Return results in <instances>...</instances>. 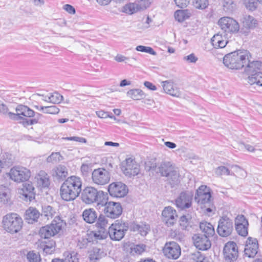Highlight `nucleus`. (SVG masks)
<instances>
[{"label":"nucleus","instance_id":"nucleus-64","mask_svg":"<svg viewBox=\"0 0 262 262\" xmlns=\"http://www.w3.org/2000/svg\"><path fill=\"white\" fill-rule=\"evenodd\" d=\"M63 8L67 12L71 14H74L76 12L75 8L71 5L66 4L63 7Z\"/></svg>","mask_w":262,"mask_h":262},{"label":"nucleus","instance_id":"nucleus-13","mask_svg":"<svg viewBox=\"0 0 262 262\" xmlns=\"http://www.w3.org/2000/svg\"><path fill=\"white\" fill-rule=\"evenodd\" d=\"M193 193L191 191L186 190L181 192L176 199L177 207L181 210L189 208L192 206Z\"/></svg>","mask_w":262,"mask_h":262},{"label":"nucleus","instance_id":"nucleus-62","mask_svg":"<svg viewBox=\"0 0 262 262\" xmlns=\"http://www.w3.org/2000/svg\"><path fill=\"white\" fill-rule=\"evenodd\" d=\"M176 5L181 8H184L187 6L190 0H174Z\"/></svg>","mask_w":262,"mask_h":262},{"label":"nucleus","instance_id":"nucleus-23","mask_svg":"<svg viewBox=\"0 0 262 262\" xmlns=\"http://www.w3.org/2000/svg\"><path fill=\"white\" fill-rule=\"evenodd\" d=\"M260 71H262V62L259 60L251 61L250 58H248V62L244 67V72L248 76H250Z\"/></svg>","mask_w":262,"mask_h":262},{"label":"nucleus","instance_id":"nucleus-51","mask_svg":"<svg viewBox=\"0 0 262 262\" xmlns=\"http://www.w3.org/2000/svg\"><path fill=\"white\" fill-rule=\"evenodd\" d=\"M191 216L187 214V215H183L180 219V225L183 229H186L189 224V221L191 220Z\"/></svg>","mask_w":262,"mask_h":262},{"label":"nucleus","instance_id":"nucleus-58","mask_svg":"<svg viewBox=\"0 0 262 262\" xmlns=\"http://www.w3.org/2000/svg\"><path fill=\"white\" fill-rule=\"evenodd\" d=\"M192 258L196 262H208L207 258L200 252H196L193 254Z\"/></svg>","mask_w":262,"mask_h":262},{"label":"nucleus","instance_id":"nucleus-14","mask_svg":"<svg viewBox=\"0 0 262 262\" xmlns=\"http://www.w3.org/2000/svg\"><path fill=\"white\" fill-rule=\"evenodd\" d=\"M121 169L125 176L132 177L139 173L140 166L134 159L129 158L122 163Z\"/></svg>","mask_w":262,"mask_h":262},{"label":"nucleus","instance_id":"nucleus-20","mask_svg":"<svg viewBox=\"0 0 262 262\" xmlns=\"http://www.w3.org/2000/svg\"><path fill=\"white\" fill-rule=\"evenodd\" d=\"M258 249V241L256 238L249 237L246 242L244 249V258H253L257 253Z\"/></svg>","mask_w":262,"mask_h":262},{"label":"nucleus","instance_id":"nucleus-56","mask_svg":"<svg viewBox=\"0 0 262 262\" xmlns=\"http://www.w3.org/2000/svg\"><path fill=\"white\" fill-rule=\"evenodd\" d=\"M136 49L138 51L148 53L152 55H156L157 54L156 52L152 49V48L150 47H146L140 45L138 46Z\"/></svg>","mask_w":262,"mask_h":262},{"label":"nucleus","instance_id":"nucleus-38","mask_svg":"<svg viewBox=\"0 0 262 262\" xmlns=\"http://www.w3.org/2000/svg\"><path fill=\"white\" fill-rule=\"evenodd\" d=\"M243 24L247 28L253 29L256 27L257 20L253 16L246 15L244 18Z\"/></svg>","mask_w":262,"mask_h":262},{"label":"nucleus","instance_id":"nucleus-21","mask_svg":"<svg viewBox=\"0 0 262 262\" xmlns=\"http://www.w3.org/2000/svg\"><path fill=\"white\" fill-rule=\"evenodd\" d=\"M193 244L195 247L201 250H207L209 249L211 246V242L209 239V237L203 234H194L192 236Z\"/></svg>","mask_w":262,"mask_h":262},{"label":"nucleus","instance_id":"nucleus-53","mask_svg":"<svg viewBox=\"0 0 262 262\" xmlns=\"http://www.w3.org/2000/svg\"><path fill=\"white\" fill-rule=\"evenodd\" d=\"M249 225H238L235 226V229L237 233L242 236H246L248 235V227Z\"/></svg>","mask_w":262,"mask_h":262},{"label":"nucleus","instance_id":"nucleus-47","mask_svg":"<svg viewBox=\"0 0 262 262\" xmlns=\"http://www.w3.org/2000/svg\"><path fill=\"white\" fill-rule=\"evenodd\" d=\"M55 213V211L52 207L50 206H45L42 207V215L46 216L47 220L52 219Z\"/></svg>","mask_w":262,"mask_h":262},{"label":"nucleus","instance_id":"nucleus-55","mask_svg":"<svg viewBox=\"0 0 262 262\" xmlns=\"http://www.w3.org/2000/svg\"><path fill=\"white\" fill-rule=\"evenodd\" d=\"M124 12L129 14H132L136 13L138 10L137 5L134 3H129L126 5L124 7Z\"/></svg>","mask_w":262,"mask_h":262},{"label":"nucleus","instance_id":"nucleus-43","mask_svg":"<svg viewBox=\"0 0 262 262\" xmlns=\"http://www.w3.org/2000/svg\"><path fill=\"white\" fill-rule=\"evenodd\" d=\"M107 231H104L98 229V231L93 234V237L90 236L92 242L94 243L95 241L97 243V240L104 239H105L107 236Z\"/></svg>","mask_w":262,"mask_h":262},{"label":"nucleus","instance_id":"nucleus-31","mask_svg":"<svg viewBox=\"0 0 262 262\" xmlns=\"http://www.w3.org/2000/svg\"><path fill=\"white\" fill-rule=\"evenodd\" d=\"M16 113L13 114H18V116H24L27 117H33L34 115V111L29 108L28 106L24 105H18L15 108Z\"/></svg>","mask_w":262,"mask_h":262},{"label":"nucleus","instance_id":"nucleus-18","mask_svg":"<svg viewBox=\"0 0 262 262\" xmlns=\"http://www.w3.org/2000/svg\"><path fill=\"white\" fill-rule=\"evenodd\" d=\"M224 258L226 262H233L238 257L237 246L234 242L226 244L223 249Z\"/></svg>","mask_w":262,"mask_h":262},{"label":"nucleus","instance_id":"nucleus-54","mask_svg":"<svg viewBox=\"0 0 262 262\" xmlns=\"http://www.w3.org/2000/svg\"><path fill=\"white\" fill-rule=\"evenodd\" d=\"M130 253L132 255L140 254L144 251V246L143 245H134L130 247Z\"/></svg>","mask_w":262,"mask_h":262},{"label":"nucleus","instance_id":"nucleus-3","mask_svg":"<svg viewBox=\"0 0 262 262\" xmlns=\"http://www.w3.org/2000/svg\"><path fill=\"white\" fill-rule=\"evenodd\" d=\"M194 200L207 213H211L215 210L210 188L205 185H201L196 190Z\"/></svg>","mask_w":262,"mask_h":262},{"label":"nucleus","instance_id":"nucleus-10","mask_svg":"<svg viewBox=\"0 0 262 262\" xmlns=\"http://www.w3.org/2000/svg\"><path fill=\"white\" fill-rule=\"evenodd\" d=\"M233 230V223L231 219L226 215L220 217L218 222L217 232L222 237L229 236Z\"/></svg>","mask_w":262,"mask_h":262},{"label":"nucleus","instance_id":"nucleus-52","mask_svg":"<svg viewBox=\"0 0 262 262\" xmlns=\"http://www.w3.org/2000/svg\"><path fill=\"white\" fill-rule=\"evenodd\" d=\"M27 258L30 262H40L41 260L40 255L34 251H29L27 255Z\"/></svg>","mask_w":262,"mask_h":262},{"label":"nucleus","instance_id":"nucleus-46","mask_svg":"<svg viewBox=\"0 0 262 262\" xmlns=\"http://www.w3.org/2000/svg\"><path fill=\"white\" fill-rule=\"evenodd\" d=\"M39 111H42L44 113L50 114H57L59 112V108L56 105H51L48 106H40Z\"/></svg>","mask_w":262,"mask_h":262},{"label":"nucleus","instance_id":"nucleus-5","mask_svg":"<svg viewBox=\"0 0 262 262\" xmlns=\"http://www.w3.org/2000/svg\"><path fill=\"white\" fill-rule=\"evenodd\" d=\"M107 195V193L103 191H98L93 187H86L82 192L81 199L84 203L88 204L97 202V206L100 208L98 203H101Z\"/></svg>","mask_w":262,"mask_h":262},{"label":"nucleus","instance_id":"nucleus-35","mask_svg":"<svg viewBox=\"0 0 262 262\" xmlns=\"http://www.w3.org/2000/svg\"><path fill=\"white\" fill-rule=\"evenodd\" d=\"M1 167H9L12 165L14 162L13 156L9 154H5L0 159Z\"/></svg>","mask_w":262,"mask_h":262},{"label":"nucleus","instance_id":"nucleus-24","mask_svg":"<svg viewBox=\"0 0 262 262\" xmlns=\"http://www.w3.org/2000/svg\"><path fill=\"white\" fill-rule=\"evenodd\" d=\"M164 91L167 94L173 97H179L181 95L179 88L174 87L173 82L171 80H166L161 82Z\"/></svg>","mask_w":262,"mask_h":262},{"label":"nucleus","instance_id":"nucleus-7","mask_svg":"<svg viewBox=\"0 0 262 262\" xmlns=\"http://www.w3.org/2000/svg\"><path fill=\"white\" fill-rule=\"evenodd\" d=\"M158 169L162 176L166 177L171 181V185H176L179 182V173L178 169L170 162L162 163Z\"/></svg>","mask_w":262,"mask_h":262},{"label":"nucleus","instance_id":"nucleus-4","mask_svg":"<svg viewBox=\"0 0 262 262\" xmlns=\"http://www.w3.org/2000/svg\"><path fill=\"white\" fill-rule=\"evenodd\" d=\"M3 226L7 232L11 233L18 232L23 227V221L21 217L16 213H8L3 217Z\"/></svg>","mask_w":262,"mask_h":262},{"label":"nucleus","instance_id":"nucleus-15","mask_svg":"<svg viewBox=\"0 0 262 262\" xmlns=\"http://www.w3.org/2000/svg\"><path fill=\"white\" fill-rule=\"evenodd\" d=\"M164 255L169 259H177L181 255V250L179 244L174 242L166 243L163 248Z\"/></svg>","mask_w":262,"mask_h":262},{"label":"nucleus","instance_id":"nucleus-11","mask_svg":"<svg viewBox=\"0 0 262 262\" xmlns=\"http://www.w3.org/2000/svg\"><path fill=\"white\" fill-rule=\"evenodd\" d=\"M9 176L11 180L20 183L28 180L31 176V172L25 167L15 166L11 169Z\"/></svg>","mask_w":262,"mask_h":262},{"label":"nucleus","instance_id":"nucleus-6","mask_svg":"<svg viewBox=\"0 0 262 262\" xmlns=\"http://www.w3.org/2000/svg\"><path fill=\"white\" fill-rule=\"evenodd\" d=\"M64 223L59 216H56L50 225L40 228L39 233L41 238L47 239L58 233L62 229Z\"/></svg>","mask_w":262,"mask_h":262},{"label":"nucleus","instance_id":"nucleus-29","mask_svg":"<svg viewBox=\"0 0 262 262\" xmlns=\"http://www.w3.org/2000/svg\"><path fill=\"white\" fill-rule=\"evenodd\" d=\"M39 216L40 213L36 209L29 208L26 212L25 220L29 224H33L37 221Z\"/></svg>","mask_w":262,"mask_h":262},{"label":"nucleus","instance_id":"nucleus-37","mask_svg":"<svg viewBox=\"0 0 262 262\" xmlns=\"http://www.w3.org/2000/svg\"><path fill=\"white\" fill-rule=\"evenodd\" d=\"M9 189L3 185L0 186V202L3 204L8 203L10 199Z\"/></svg>","mask_w":262,"mask_h":262},{"label":"nucleus","instance_id":"nucleus-42","mask_svg":"<svg viewBox=\"0 0 262 262\" xmlns=\"http://www.w3.org/2000/svg\"><path fill=\"white\" fill-rule=\"evenodd\" d=\"M215 173L218 176L223 175L226 176H235V173L233 172H231L230 169L226 166H219L215 169Z\"/></svg>","mask_w":262,"mask_h":262},{"label":"nucleus","instance_id":"nucleus-34","mask_svg":"<svg viewBox=\"0 0 262 262\" xmlns=\"http://www.w3.org/2000/svg\"><path fill=\"white\" fill-rule=\"evenodd\" d=\"M127 95L134 100H141L145 97L146 95L140 89H132L127 92Z\"/></svg>","mask_w":262,"mask_h":262},{"label":"nucleus","instance_id":"nucleus-16","mask_svg":"<svg viewBox=\"0 0 262 262\" xmlns=\"http://www.w3.org/2000/svg\"><path fill=\"white\" fill-rule=\"evenodd\" d=\"M219 25L225 32L236 33L239 31L238 23L232 18L223 17L219 20Z\"/></svg>","mask_w":262,"mask_h":262},{"label":"nucleus","instance_id":"nucleus-22","mask_svg":"<svg viewBox=\"0 0 262 262\" xmlns=\"http://www.w3.org/2000/svg\"><path fill=\"white\" fill-rule=\"evenodd\" d=\"M163 221L167 226H173L177 221V214L175 209L171 206L166 207L162 213Z\"/></svg>","mask_w":262,"mask_h":262},{"label":"nucleus","instance_id":"nucleus-2","mask_svg":"<svg viewBox=\"0 0 262 262\" xmlns=\"http://www.w3.org/2000/svg\"><path fill=\"white\" fill-rule=\"evenodd\" d=\"M250 57L251 55L247 50H238L226 55L223 58V63L229 69L239 70L244 68L248 58Z\"/></svg>","mask_w":262,"mask_h":262},{"label":"nucleus","instance_id":"nucleus-36","mask_svg":"<svg viewBox=\"0 0 262 262\" xmlns=\"http://www.w3.org/2000/svg\"><path fill=\"white\" fill-rule=\"evenodd\" d=\"M97 222L96 226L98 229L104 231H108L107 230L108 221L105 216L102 214H100L99 216L97 217Z\"/></svg>","mask_w":262,"mask_h":262},{"label":"nucleus","instance_id":"nucleus-39","mask_svg":"<svg viewBox=\"0 0 262 262\" xmlns=\"http://www.w3.org/2000/svg\"><path fill=\"white\" fill-rule=\"evenodd\" d=\"M42 243L41 247L44 252L47 254H51L55 251V242L53 240L49 241L48 243L46 242Z\"/></svg>","mask_w":262,"mask_h":262},{"label":"nucleus","instance_id":"nucleus-19","mask_svg":"<svg viewBox=\"0 0 262 262\" xmlns=\"http://www.w3.org/2000/svg\"><path fill=\"white\" fill-rule=\"evenodd\" d=\"M20 198L26 201H31L35 198L34 187L30 182L25 183L18 189Z\"/></svg>","mask_w":262,"mask_h":262},{"label":"nucleus","instance_id":"nucleus-12","mask_svg":"<svg viewBox=\"0 0 262 262\" xmlns=\"http://www.w3.org/2000/svg\"><path fill=\"white\" fill-rule=\"evenodd\" d=\"M110 172L103 168L95 169L92 173V182L97 185H104L107 184L110 181Z\"/></svg>","mask_w":262,"mask_h":262},{"label":"nucleus","instance_id":"nucleus-1","mask_svg":"<svg viewBox=\"0 0 262 262\" xmlns=\"http://www.w3.org/2000/svg\"><path fill=\"white\" fill-rule=\"evenodd\" d=\"M82 181L79 177L68 178L60 187V196L66 201L74 200L81 192Z\"/></svg>","mask_w":262,"mask_h":262},{"label":"nucleus","instance_id":"nucleus-59","mask_svg":"<svg viewBox=\"0 0 262 262\" xmlns=\"http://www.w3.org/2000/svg\"><path fill=\"white\" fill-rule=\"evenodd\" d=\"M230 168L231 169H233L234 171H233L234 173L236 172L239 174L240 176L245 177L247 176L246 172L240 166L237 165H232L230 166Z\"/></svg>","mask_w":262,"mask_h":262},{"label":"nucleus","instance_id":"nucleus-49","mask_svg":"<svg viewBox=\"0 0 262 262\" xmlns=\"http://www.w3.org/2000/svg\"><path fill=\"white\" fill-rule=\"evenodd\" d=\"M63 159L62 157L59 152H52L50 156L47 158L48 163H56Z\"/></svg>","mask_w":262,"mask_h":262},{"label":"nucleus","instance_id":"nucleus-40","mask_svg":"<svg viewBox=\"0 0 262 262\" xmlns=\"http://www.w3.org/2000/svg\"><path fill=\"white\" fill-rule=\"evenodd\" d=\"M63 256L62 259L64 262H78L77 253L74 251H66L63 253Z\"/></svg>","mask_w":262,"mask_h":262},{"label":"nucleus","instance_id":"nucleus-27","mask_svg":"<svg viewBox=\"0 0 262 262\" xmlns=\"http://www.w3.org/2000/svg\"><path fill=\"white\" fill-rule=\"evenodd\" d=\"M36 178L37 179V185L39 187L46 188L49 186L50 184L49 177L45 171H40Z\"/></svg>","mask_w":262,"mask_h":262},{"label":"nucleus","instance_id":"nucleus-25","mask_svg":"<svg viewBox=\"0 0 262 262\" xmlns=\"http://www.w3.org/2000/svg\"><path fill=\"white\" fill-rule=\"evenodd\" d=\"M211 42L214 48H223L226 47L228 41L225 35L218 33L211 38Z\"/></svg>","mask_w":262,"mask_h":262},{"label":"nucleus","instance_id":"nucleus-63","mask_svg":"<svg viewBox=\"0 0 262 262\" xmlns=\"http://www.w3.org/2000/svg\"><path fill=\"white\" fill-rule=\"evenodd\" d=\"M36 121L37 120V122L39 124H42L45 122V117L41 114L38 113H35L34 115L33 116Z\"/></svg>","mask_w":262,"mask_h":262},{"label":"nucleus","instance_id":"nucleus-28","mask_svg":"<svg viewBox=\"0 0 262 262\" xmlns=\"http://www.w3.org/2000/svg\"><path fill=\"white\" fill-rule=\"evenodd\" d=\"M68 174V169L64 165H59L52 170V176L57 179L63 180Z\"/></svg>","mask_w":262,"mask_h":262},{"label":"nucleus","instance_id":"nucleus-44","mask_svg":"<svg viewBox=\"0 0 262 262\" xmlns=\"http://www.w3.org/2000/svg\"><path fill=\"white\" fill-rule=\"evenodd\" d=\"M9 118L14 120L18 121L20 123H21L25 127L30 125L29 119L25 118L21 116H18V114H13V113L9 114Z\"/></svg>","mask_w":262,"mask_h":262},{"label":"nucleus","instance_id":"nucleus-41","mask_svg":"<svg viewBox=\"0 0 262 262\" xmlns=\"http://www.w3.org/2000/svg\"><path fill=\"white\" fill-rule=\"evenodd\" d=\"M133 229L134 231H138L141 235L145 236L150 230V227L148 224H142L141 225H135Z\"/></svg>","mask_w":262,"mask_h":262},{"label":"nucleus","instance_id":"nucleus-32","mask_svg":"<svg viewBox=\"0 0 262 262\" xmlns=\"http://www.w3.org/2000/svg\"><path fill=\"white\" fill-rule=\"evenodd\" d=\"M247 81L250 85L256 84L262 86V72L260 71L250 76H248Z\"/></svg>","mask_w":262,"mask_h":262},{"label":"nucleus","instance_id":"nucleus-57","mask_svg":"<svg viewBox=\"0 0 262 262\" xmlns=\"http://www.w3.org/2000/svg\"><path fill=\"white\" fill-rule=\"evenodd\" d=\"M249 225L248 220L243 215H238L235 219V225Z\"/></svg>","mask_w":262,"mask_h":262},{"label":"nucleus","instance_id":"nucleus-17","mask_svg":"<svg viewBox=\"0 0 262 262\" xmlns=\"http://www.w3.org/2000/svg\"><path fill=\"white\" fill-rule=\"evenodd\" d=\"M128 188L126 185L121 182H113L108 187L110 194L116 198H123L128 193Z\"/></svg>","mask_w":262,"mask_h":262},{"label":"nucleus","instance_id":"nucleus-60","mask_svg":"<svg viewBox=\"0 0 262 262\" xmlns=\"http://www.w3.org/2000/svg\"><path fill=\"white\" fill-rule=\"evenodd\" d=\"M12 113L11 112H9V108L8 106L5 104L4 103H2L1 101L0 102V114L6 116L7 115L8 117L9 118V114Z\"/></svg>","mask_w":262,"mask_h":262},{"label":"nucleus","instance_id":"nucleus-45","mask_svg":"<svg viewBox=\"0 0 262 262\" xmlns=\"http://www.w3.org/2000/svg\"><path fill=\"white\" fill-rule=\"evenodd\" d=\"M91 239L90 235L88 236V237H82L80 238L78 241L77 247L80 249L86 248L92 242Z\"/></svg>","mask_w":262,"mask_h":262},{"label":"nucleus","instance_id":"nucleus-9","mask_svg":"<svg viewBox=\"0 0 262 262\" xmlns=\"http://www.w3.org/2000/svg\"><path fill=\"white\" fill-rule=\"evenodd\" d=\"M128 229L127 223L117 220L115 223L112 224L109 227L107 233L111 239L119 241L124 236L125 233L128 230Z\"/></svg>","mask_w":262,"mask_h":262},{"label":"nucleus","instance_id":"nucleus-33","mask_svg":"<svg viewBox=\"0 0 262 262\" xmlns=\"http://www.w3.org/2000/svg\"><path fill=\"white\" fill-rule=\"evenodd\" d=\"M200 229L204 233V235L207 237L212 236L215 233V230L213 225L208 222L201 223Z\"/></svg>","mask_w":262,"mask_h":262},{"label":"nucleus","instance_id":"nucleus-26","mask_svg":"<svg viewBox=\"0 0 262 262\" xmlns=\"http://www.w3.org/2000/svg\"><path fill=\"white\" fill-rule=\"evenodd\" d=\"M88 253L89 258L91 262H96L106 255L103 249L96 247H93L89 251Z\"/></svg>","mask_w":262,"mask_h":262},{"label":"nucleus","instance_id":"nucleus-61","mask_svg":"<svg viewBox=\"0 0 262 262\" xmlns=\"http://www.w3.org/2000/svg\"><path fill=\"white\" fill-rule=\"evenodd\" d=\"M184 12L181 10L177 11L174 13V17L176 20L179 22H182L185 20Z\"/></svg>","mask_w":262,"mask_h":262},{"label":"nucleus","instance_id":"nucleus-50","mask_svg":"<svg viewBox=\"0 0 262 262\" xmlns=\"http://www.w3.org/2000/svg\"><path fill=\"white\" fill-rule=\"evenodd\" d=\"M193 6L199 9H204L208 5V0H193Z\"/></svg>","mask_w":262,"mask_h":262},{"label":"nucleus","instance_id":"nucleus-48","mask_svg":"<svg viewBox=\"0 0 262 262\" xmlns=\"http://www.w3.org/2000/svg\"><path fill=\"white\" fill-rule=\"evenodd\" d=\"M63 100V96L58 93H54L49 96L48 100L52 103H59Z\"/></svg>","mask_w":262,"mask_h":262},{"label":"nucleus","instance_id":"nucleus-8","mask_svg":"<svg viewBox=\"0 0 262 262\" xmlns=\"http://www.w3.org/2000/svg\"><path fill=\"white\" fill-rule=\"evenodd\" d=\"M107 195L98 206L104 207L103 211L105 215L110 218L115 219L119 216L122 212V208L119 203L107 202Z\"/></svg>","mask_w":262,"mask_h":262},{"label":"nucleus","instance_id":"nucleus-30","mask_svg":"<svg viewBox=\"0 0 262 262\" xmlns=\"http://www.w3.org/2000/svg\"><path fill=\"white\" fill-rule=\"evenodd\" d=\"M97 213L93 208L85 209L82 213L84 221L89 224L94 223L97 219Z\"/></svg>","mask_w":262,"mask_h":262}]
</instances>
